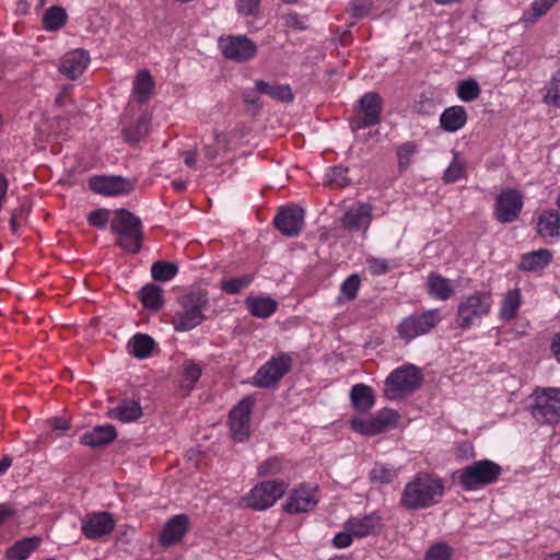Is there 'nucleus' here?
Here are the masks:
<instances>
[{"label": "nucleus", "mask_w": 560, "mask_h": 560, "mask_svg": "<svg viewBox=\"0 0 560 560\" xmlns=\"http://www.w3.org/2000/svg\"><path fill=\"white\" fill-rule=\"evenodd\" d=\"M444 494L443 480L432 474L418 472L406 483L399 504L408 511H417L438 504Z\"/></svg>", "instance_id": "1"}, {"label": "nucleus", "mask_w": 560, "mask_h": 560, "mask_svg": "<svg viewBox=\"0 0 560 560\" xmlns=\"http://www.w3.org/2000/svg\"><path fill=\"white\" fill-rule=\"evenodd\" d=\"M210 307L209 293L206 289L195 288L185 291L177 298V310L172 324L176 331H189L201 325L208 317Z\"/></svg>", "instance_id": "2"}, {"label": "nucleus", "mask_w": 560, "mask_h": 560, "mask_svg": "<svg viewBox=\"0 0 560 560\" xmlns=\"http://www.w3.org/2000/svg\"><path fill=\"white\" fill-rule=\"evenodd\" d=\"M110 230L117 235L115 245L126 253L138 254L144 238L141 220L127 209H118L110 221Z\"/></svg>", "instance_id": "3"}, {"label": "nucleus", "mask_w": 560, "mask_h": 560, "mask_svg": "<svg viewBox=\"0 0 560 560\" xmlns=\"http://www.w3.org/2000/svg\"><path fill=\"white\" fill-rule=\"evenodd\" d=\"M490 291H475L464 296L457 305L456 324L462 329H470L487 317L492 308Z\"/></svg>", "instance_id": "4"}, {"label": "nucleus", "mask_w": 560, "mask_h": 560, "mask_svg": "<svg viewBox=\"0 0 560 560\" xmlns=\"http://www.w3.org/2000/svg\"><path fill=\"white\" fill-rule=\"evenodd\" d=\"M456 474L462 488L474 491L497 482L502 474V467L490 459H481L462 468Z\"/></svg>", "instance_id": "5"}, {"label": "nucleus", "mask_w": 560, "mask_h": 560, "mask_svg": "<svg viewBox=\"0 0 560 560\" xmlns=\"http://www.w3.org/2000/svg\"><path fill=\"white\" fill-rule=\"evenodd\" d=\"M530 413L540 424H558L560 422V388L537 387L533 395Z\"/></svg>", "instance_id": "6"}, {"label": "nucleus", "mask_w": 560, "mask_h": 560, "mask_svg": "<svg viewBox=\"0 0 560 560\" xmlns=\"http://www.w3.org/2000/svg\"><path fill=\"white\" fill-rule=\"evenodd\" d=\"M423 376L415 365H404L389 373L385 380L384 395L389 400H397L420 387Z\"/></svg>", "instance_id": "7"}, {"label": "nucleus", "mask_w": 560, "mask_h": 560, "mask_svg": "<svg viewBox=\"0 0 560 560\" xmlns=\"http://www.w3.org/2000/svg\"><path fill=\"white\" fill-rule=\"evenodd\" d=\"M442 322L441 311L431 308L406 316L398 324L396 331L400 339L409 342L433 331Z\"/></svg>", "instance_id": "8"}, {"label": "nucleus", "mask_w": 560, "mask_h": 560, "mask_svg": "<svg viewBox=\"0 0 560 560\" xmlns=\"http://www.w3.org/2000/svg\"><path fill=\"white\" fill-rule=\"evenodd\" d=\"M296 353L279 352L262 364L254 375V385L259 388H271L279 384L284 375L291 372Z\"/></svg>", "instance_id": "9"}, {"label": "nucleus", "mask_w": 560, "mask_h": 560, "mask_svg": "<svg viewBox=\"0 0 560 560\" xmlns=\"http://www.w3.org/2000/svg\"><path fill=\"white\" fill-rule=\"evenodd\" d=\"M289 483L283 479L258 482L246 497V505L255 511H265L285 493Z\"/></svg>", "instance_id": "10"}, {"label": "nucleus", "mask_w": 560, "mask_h": 560, "mask_svg": "<svg viewBox=\"0 0 560 560\" xmlns=\"http://www.w3.org/2000/svg\"><path fill=\"white\" fill-rule=\"evenodd\" d=\"M398 419L399 415L396 410L383 408L368 418L353 417L350 420V427L357 433L372 436L394 428Z\"/></svg>", "instance_id": "11"}, {"label": "nucleus", "mask_w": 560, "mask_h": 560, "mask_svg": "<svg viewBox=\"0 0 560 560\" xmlns=\"http://www.w3.org/2000/svg\"><path fill=\"white\" fill-rule=\"evenodd\" d=\"M398 419L399 415L396 410L383 408L368 418L353 417L350 420V427L357 433L372 436L394 428Z\"/></svg>", "instance_id": "12"}, {"label": "nucleus", "mask_w": 560, "mask_h": 560, "mask_svg": "<svg viewBox=\"0 0 560 560\" xmlns=\"http://www.w3.org/2000/svg\"><path fill=\"white\" fill-rule=\"evenodd\" d=\"M218 44L226 59L238 63L254 59L258 51V46L245 35L221 36Z\"/></svg>", "instance_id": "13"}, {"label": "nucleus", "mask_w": 560, "mask_h": 560, "mask_svg": "<svg viewBox=\"0 0 560 560\" xmlns=\"http://www.w3.org/2000/svg\"><path fill=\"white\" fill-rule=\"evenodd\" d=\"M523 206V194L515 188H505L495 198L494 218L500 223H512L518 219Z\"/></svg>", "instance_id": "14"}, {"label": "nucleus", "mask_w": 560, "mask_h": 560, "mask_svg": "<svg viewBox=\"0 0 560 560\" xmlns=\"http://www.w3.org/2000/svg\"><path fill=\"white\" fill-rule=\"evenodd\" d=\"M318 500L317 486L303 482L290 491L283 511L291 515L307 513L317 505Z\"/></svg>", "instance_id": "15"}, {"label": "nucleus", "mask_w": 560, "mask_h": 560, "mask_svg": "<svg viewBox=\"0 0 560 560\" xmlns=\"http://www.w3.org/2000/svg\"><path fill=\"white\" fill-rule=\"evenodd\" d=\"M252 408L253 400L245 397L230 411L229 425L235 441L243 442L249 436Z\"/></svg>", "instance_id": "16"}, {"label": "nucleus", "mask_w": 560, "mask_h": 560, "mask_svg": "<svg viewBox=\"0 0 560 560\" xmlns=\"http://www.w3.org/2000/svg\"><path fill=\"white\" fill-rule=\"evenodd\" d=\"M114 528L115 520L108 512L89 513L82 518L81 533L88 539L109 535Z\"/></svg>", "instance_id": "17"}, {"label": "nucleus", "mask_w": 560, "mask_h": 560, "mask_svg": "<svg viewBox=\"0 0 560 560\" xmlns=\"http://www.w3.org/2000/svg\"><path fill=\"white\" fill-rule=\"evenodd\" d=\"M303 223L304 210L295 205L281 208L273 219L276 229L287 236L299 235Z\"/></svg>", "instance_id": "18"}, {"label": "nucleus", "mask_w": 560, "mask_h": 560, "mask_svg": "<svg viewBox=\"0 0 560 560\" xmlns=\"http://www.w3.org/2000/svg\"><path fill=\"white\" fill-rule=\"evenodd\" d=\"M383 110V100L376 92H368L360 98L358 127L368 128L380 124Z\"/></svg>", "instance_id": "19"}, {"label": "nucleus", "mask_w": 560, "mask_h": 560, "mask_svg": "<svg viewBox=\"0 0 560 560\" xmlns=\"http://www.w3.org/2000/svg\"><path fill=\"white\" fill-rule=\"evenodd\" d=\"M341 225L350 232L368 231L372 222V206L358 202L351 206L341 217Z\"/></svg>", "instance_id": "20"}, {"label": "nucleus", "mask_w": 560, "mask_h": 560, "mask_svg": "<svg viewBox=\"0 0 560 560\" xmlns=\"http://www.w3.org/2000/svg\"><path fill=\"white\" fill-rule=\"evenodd\" d=\"M89 187L93 192L103 196H119L131 190L130 182L120 176H92Z\"/></svg>", "instance_id": "21"}, {"label": "nucleus", "mask_w": 560, "mask_h": 560, "mask_svg": "<svg viewBox=\"0 0 560 560\" xmlns=\"http://www.w3.org/2000/svg\"><path fill=\"white\" fill-rule=\"evenodd\" d=\"M90 54L83 48L66 52L60 59L59 71L70 80L78 79L90 63Z\"/></svg>", "instance_id": "22"}, {"label": "nucleus", "mask_w": 560, "mask_h": 560, "mask_svg": "<svg viewBox=\"0 0 560 560\" xmlns=\"http://www.w3.org/2000/svg\"><path fill=\"white\" fill-rule=\"evenodd\" d=\"M382 516L376 512L364 515L351 516L345 523V529L355 538H364L375 534L382 526Z\"/></svg>", "instance_id": "23"}, {"label": "nucleus", "mask_w": 560, "mask_h": 560, "mask_svg": "<svg viewBox=\"0 0 560 560\" xmlns=\"http://www.w3.org/2000/svg\"><path fill=\"white\" fill-rule=\"evenodd\" d=\"M188 529V516L186 514L174 515L166 522L159 538L160 544L165 547L176 545L182 541Z\"/></svg>", "instance_id": "24"}, {"label": "nucleus", "mask_w": 560, "mask_h": 560, "mask_svg": "<svg viewBox=\"0 0 560 560\" xmlns=\"http://www.w3.org/2000/svg\"><path fill=\"white\" fill-rule=\"evenodd\" d=\"M350 401L355 411L368 413L375 405L373 388L363 383L354 384L350 389Z\"/></svg>", "instance_id": "25"}, {"label": "nucleus", "mask_w": 560, "mask_h": 560, "mask_svg": "<svg viewBox=\"0 0 560 560\" xmlns=\"http://www.w3.org/2000/svg\"><path fill=\"white\" fill-rule=\"evenodd\" d=\"M116 436L117 432L114 425H96L91 431L83 433L80 442L83 445L95 448L112 443Z\"/></svg>", "instance_id": "26"}, {"label": "nucleus", "mask_w": 560, "mask_h": 560, "mask_svg": "<svg viewBox=\"0 0 560 560\" xmlns=\"http://www.w3.org/2000/svg\"><path fill=\"white\" fill-rule=\"evenodd\" d=\"M155 82L148 69L137 72L132 84V96L139 104H147L154 91Z\"/></svg>", "instance_id": "27"}, {"label": "nucleus", "mask_w": 560, "mask_h": 560, "mask_svg": "<svg viewBox=\"0 0 560 560\" xmlns=\"http://www.w3.org/2000/svg\"><path fill=\"white\" fill-rule=\"evenodd\" d=\"M428 294L438 301H447L454 294L451 280L438 272H430L427 280Z\"/></svg>", "instance_id": "28"}, {"label": "nucleus", "mask_w": 560, "mask_h": 560, "mask_svg": "<svg viewBox=\"0 0 560 560\" xmlns=\"http://www.w3.org/2000/svg\"><path fill=\"white\" fill-rule=\"evenodd\" d=\"M552 260L549 249L533 250L521 256L518 269L526 272L544 270Z\"/></svg>", "instance_id": "29"}, {"label": "nucleus", "mask_w": 560, "mask_h": 560, "mask_svg": "<svg viewBox=\"0 0 560 560\" xmlns=\"http://www.w3.org/2000/svg\"><path fill=\"white\" fill-rule=\"evenodd\" d=\"M42 541L39 536L22 538L5 550V558L7 560H26L39 548Z\"/></svg>", "instance_id": "30"}, {"label": "nucleus", "mask_w": 560, "mask_h": 560, "mask_svg": "<svg viewBox=\"0 0 560 560\" xmlns=\"http://www.w3.org/2000/svg\"><path fill=\"white\" fill-rule=\"evenodd\" d=\"M142 416V408L139 401L133 399H124L120 404L107 411V417L120 422H132Z\"/></svg>", "instance_id": "31"}, {"label": "nucleus", "mask_w": 560, "mask_h": 560, "mask_svg": "<svg viewBox=\"0 0 560 560\" xmlns=\"http://www.w3.org/2000/svg\"><path fill=\"white\" fill-rule=\"evenodd\" d=\"M537 233L541 237H558L560 235V212L544 210L537 220Z\"/></svg>", "instance_id": "32"}, {"label": "nucleus", "mask_w": 560, "mask_h": 560, "mask_svg": "<svg viewBox=\"0 0 560 560\" xmlns=\"http://www.w3.org/2000/svg\"><path fill=\"white\" fill-rule=\"evenodd\" d=\"M292 470V464L290 460L280 457L271 456L262 460L257 467L258 477H276L285 476Z\"/></svg>", "instance_id": "33"}, {"label": "nucleus", "mask_w": 560, "mask_h": 560, "mask_svg": "<svg viewBox=\"0 0 560 560\" xmlns=\"http://www.w3.org/2000/svg\"><path fill=\"white\" fill-rule=\"evenodd\" d=\"M245 305L252 316L257 318H268L276 313L278 303L269 296H248Z\"/></svg>", "instance_id": "34"}, {"label": "nucleus", "mask_w": 560, "mask_h": 560, "mask_svg": "<svg viewBox=\"0 0 560 560\" xmlns=\"http://www.w3.org/2000/svg\"><path fill=\"white\" fill-rule=\"evenodd\" d=\"M467 113L463 106H451L440 116V126L447 132H456L465 126Z\"/></svg>", "instance_id": "35"}, {"label": "nucleus", "mask_w": 560, "mask_h": 560, "mask_svg": "<svg viewBox=\"0 0 560 560\" xmlns=\"http://www.w3.org/2000/svg\"><path fill=\"white\" fill-rule=\"evenodd\" d=\"M522 304V294L520 289L509 290L500 303L499 317L503 322H511L517 315Z\"/></svg>", "instance_id": "36"}, {"label": "nucleus", "mask_w": 560, "mask_h": 560, "mask_svg": "<svg viewBox=\"0 0 560 560\" xmlns=\"http://www.w3.org/2000/svg\"><path fill=\"white\" fill-rule=\"evenodd\" d=\"M255 89L258 93L268 95L280 102L290 103L293 101V92L288 84L272 85L264 80H257L255 82Z\"/></svg>", "instance_id": "37"}, {"label": "nucleus", "mask_w": 560, "mask_h": 560, "mask_svg": "<svg viewBox=\"0 0 560 560\" xmlns=\"http://www.w3.org/2000/svg\"><path fill=\"white\" fill-rule=\"evenodd\" d=\"M468 173L466 159L462 156L459 152H453L452 162L444 171L442 180L445 184H454L460 179H466Z\"/></svg>", "instance_id": "38"}, {"label": "nucleus", "mask_w": 560, "mask_h": 560, "mask_svg": "<svg viewBox=\"0 0 560 560\" xmlns=\"http://www.w3.org/2000/svg\"><path fill=\"white\" fill-rule=\"evenodd\" d=\"M154 346V339L147 334H136L128 342L129 353L138 359L149 358Z\"/></svg>", "instance_id": "39"}, {"label": "nucleus", "mask_w": 560, "mask_h": 560, "mask_svg": "<svg viewBox=\"0 0 560 560\" xmlns=\"http://www.w3.org/2000/svg\"><path fill=\"white\" fill-rule=\"evenodd\" d=\"M68 15L66 10L61 7L54 5L45 11L42 23L46 31L55 32L61 30L66 25Z\"/></svg>", "instance_id": "40"}, {"label": "nucleus", "mask_w": 560, "mask_h": 560, "mask_svg": "<svg viewBox=\"0 0 560 560\" xmlns=\"http://www.w3.org/2000/svg\"><path fill=\"white\" fill-rule=\"evenodd\" d=\"M140 299L145 308L159 311L163 304V290L156 284H145L140 291Z\"/></svg>", "instance_id": "41"}, {"label": "nucleus", "mask_w": 560, "mask_h": 560, "mask_svg": "<svg viewBox=\"0 0 560 560\" xmlns=\"http://www.w3.org/2000/svg\"><path fill=\"white\" fill-rule=\"evenodd\" d=\"M149 118L145 115L139 117L137 121L121 130L126 142L135 145L139 143L148 133Z\"/></svg>", "instance_id": "42"}, {"label": "nucleus", "mask_w": 560, "mask_h": 560, "mask_svg": "<svg viewBox=\"0 0 560 560\" xmlns=\"http://www.w3.org/2000/svg\"><path fill=\"white\" fill-rule=\"evenodd\" d=\"M201 368L192 361H186L183 365L182 378L179 382L180 388L185 392L184 395H188L195 384L201 376Z\"/></svg>", "instance_id": "43"}, {"label": "nucleus", "mask_w": 560, "mask_h": 560, "mask_svg": "<svg viewBox=\"0 0 560 560\" xmlns=\"http://www.w3.org/2000/svg\"><path fill=\"white\" fill-rule=\"evenodd\" d=\"M419 152V145L413 141L401 143L397 150L396 155L398 160L399 173L406 172L411 165L412 158Z\"/></svg>", "instance_id": "44"}, {"label": "nucleus", "mask_w": 560, "mask_h": 560, "mask_svg": "<svg viewBox=\"0 0 560 560\" xmlns=\"http://www.w3.org/2000/svg\"><path fill=\"white\" fill-rule=\"evenodd\" d=\"M361 287V278L358 273H352L340 284V294L337 298L338 303L343 301H353L358 296Z\"/></svg>", "instance_id": "45"}, {"label": "nucleus", "mask_w": 560, "mask_h": 560, "mask_svg": "<svg viewBox=\"0 0 560 560\" xmlns=\"http://www.w3.org/2000/svg\"><path fill=\"white\" fill-rule=\"evenodd\" d=\"M558 0H535L530 9L523 14V21L526 24H534L539 18L545 15Z\"/></svg>", "instance_id": "46"}, {"label": "nucleus", "mask_w": 560, "mask_h": 560, "mask_svg": "<svg viewBox=\"0 0 560 560\" xmlns=\"http://www.w3.org/2000/svg\"><path fill=\"white\" fill-rule=\"evenodd\" d=\"M178 272L175 264L165 260H159L151 267V275L155 281L166 282L172 280Z\"/></svg>", "instance_id": "47"}, {"label": "nucleus", "mask_w": 560, "mask_h": 560, "mask_svg": "<svg viewBox=\"0 0 560 560\" xmlns=\"http://www.w3.org/2000/svg\"><path fill=\"white\" fill-rule=\"evenodd\" d=\"M398 470L393 466L376 463L369 476L373 482L390 483L397 478Z\"/></svg>", "instance_id": "48"}, {"label": "nucleus", "mask_w": 560, "mask_h": 560, "mask_svg": "<svg viewBox=\"0 0 560 560\" xmlns=\"http://www.w3.org/2000/svg\"><path fill=\"white\" fill-rule=\"evenodd\" d=\"M254 280L250 275H244L236 278L223 279L221 281V290L226 294H237L247 288Z\"/></svg>", "instance_id": "49"}, {"label": "nucleus", "mask_w": 560, "mask_h": 560, "mask_svg": "<svg viewBox=\"0 0 560 560\" xmlns=\"http://www.w3.org/2000/svg\"><path fill=\"white\" fill-rule=\"evenodd\" d=\"M457 96L464 102H471L479 97L481 89L476 80L469 79L457 84Z\"/></svg>", "instance_id": "50"}, {"label": "nucleus", "mask_w": 560, "mask_h": 560, "mask_svg": "<svg viewBox=\"0 0 560 560\" xmlns=\"http://www.w3.org/2000/svg\"><path fill=\"white\" fill-rule=\"evenodd\" d=\"M348 167L335 165L327 174V184L332 188H343L349 185Z\"/></svg>", "instance_id": "51"}, {"label": "nucleus", "mask_w": 560, "mask_h": 560, "mask_svg": "<svg viewBox=\"0 0 560 560\" xmlns=\"http://www.w3.org/2000/svg\"><path fill=\"white\" fill-rule=\"evenodd\" d=\"M368 269L372 276H383L389 272L393 268L398 267L397 262L390 261L385 258L369 257L366 259Z\"/></svg>", "instance_id": "52"}, {"label": "nucleus", "mask_w": 560, "mask_h": 560, "mask_svg": "<svg viewBox=\"0 0 560 560\" xmlns=\"http://www.w3.org/2000/svg\"><path fill=\"white\" fill-rule=\"evenodd\" d=\"M213 140V144L203 147V154L209 161L215 160L221 151L226 150L228 145V139L223 132L214 131Z\"/></svg>", "instance_id": "53"}, {"label": "nucleus", "mask_w": 560, "mask_h": 560, "mask_svg": "<svg viewBox=\"0 0 560 560\" xmlns=\"http://www.w3.org/2000/svg\"><path fill=\"white\" fill-rule=\"evenodd\" d=\"M544 102L548 105L560 107V69L553 73L544 96Z\"/></svg>", "instance_id": "54"}, {"label": "nucleus", "mask_w": 560, "mask_h": 560, "mask_svg": "<svg viewBox=\"0 0 560 560\" xmlns=\"http://www.w3.org/2000/svg\"><path fill=\"white\" fill-rule=\"evenodd\" d=\"M452 555L453 550L447 544L438 542L428 549L424 560H450Z\"/></svg>", "instance_id": "55"}, {"label": "nucleus", "mask_w": 560, "mask_h": 560, "mask_svg": "<svg viewBox=\"0 0 560 560\" xmlns=\"http://www.w3.org/2000/svg\"><path fill=\"white\" fill-rule=\"evenodd\" d=\"M109 210L108 209H96L89 213L88 222L91 226L97 229H105L109 222Z\"/></svg>", "instance_id": "56"}, {"label": "nucleus", "mask_w": 560, "mask_h": 560, "mask_svg": "<svg viewBox=\"0 0 560 560\" xmlns=\"http://www.w3.org/2000/svg\"><path fill=\"white\" fill-rule=\"evenodd\" d=\"M259 7L260 0H236V10L243 16L256 15Z\"/></svg>", "instance_id": "57"}, {"label": "nucleus", "mask_w": 560, "mask_h": 560, "mask_svg": "<svg viewBox=\"0 0 560 560\" xmlns=\"http://www.w3.org/2000/svg\"><path fill=\"white\" fill-rule=\"evenodd\" d=\"M284 19V25L294 30H305L306 28V21L304 18H302L300 14L295 12L288 13L283 16Z\"/></svg>", "instance_id": "58"}, {"label": "nucleus", "mask_w": 560, "mask_h": 560, "mask_svg": "<svg viewBox=\"0 0 560 560\" xmlns=\"http://www.w3.org/2000/svg\"><path fill=\"white\" fill-rule=\"evenodd\" d=\"M354 535L349 530L337 533L332 538V546L338 549L347 548L352 545Z\"/></svg>", "instance_id": "59"}, {"label": "nucleus", "mask_w": 560, "mask_h": 560, "mask_svg": "<svg viewBox=\"0 0 560 560\" xmlns=\"http://www.w3.org/2000/svg\"><path fill=\"white\" fill-rule=\"evenodd\" d=\"M257 91L256 89L255 90H245L243 93H242V98H243V102L247 105V106H250L255 109H260L261 107V102H260V98L259 96L257 95Z\"/></svg>", "instance_id": "60"}, {"label": "nucleus", "mask_w": 560, "mask_h": 560, "mask_svg": "<svg viewBox=\"0 0 560 560\" xmlns=\"http://www.w3.org/2000/svg\"><path fill=\"white\" fill-rule=\"evenodd\" d=\"M15 510L9 504H0V525L4 524L12 516H14Z\"/></svg>", "instance_id": "61"}, {"label": "nucleus", "mask_w": 560, "mask_h": 560, "mask_svg": "<svg viewBox=\"0 0 560 560\" xmlns=\"http://www.w3.org/2000/svg\"><path fill=\"white\" fill-rule=\"evenodd\" d=\"M457 455L464 458L474 457V447L470 443L463 442L457 445Z\"/></svg>", "instance_id": "62"}, {"label": "nucleus", "mask_w": 560, "mask_h": 560, "mask_svg": "<svg viewBox=\"0 0 560 560\" xmlns=\"http://www.w3.org/2000/svg\"><path fill=\"white\" fill-rule=\"evenodd\" d=\"M550 351L556 357L558 362H560V331L555 334L550 343Z\"/></svg>", "instance_id": "63"}, {"label": "nucleus", "mask_w": 560, "mask_h": 560, "mask_svg": "<svg viewBox=\"0 0 560 560\" xmlns=\"http://www.w3.org/2000/svg\"><path fill=\"white\" fill-rule=\"evenodd\" d=\"M70 428L67 420L55 418L51 420V430L57 431H66Z\"/></svg>", "instance_id": "64"}]
</instances>
